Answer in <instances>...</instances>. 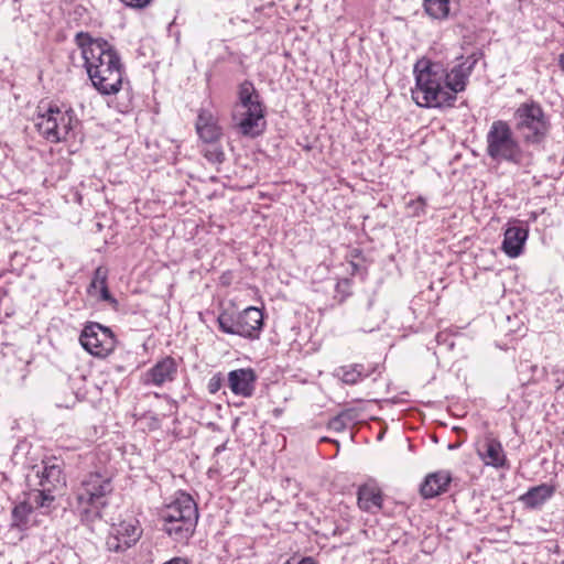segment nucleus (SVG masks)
I'll use <instances>...</instances> for the list:
<instances>
[{"instance_id":"f257e3e1","label":"nucleus","mask_w":564,"mask_h":564,"mask_svg":"<svg viewBox=\"0 0 564 564\" xmlns=\"http://www.w3.org/2000/svg\"><path fill=\"white\" fill-rule=\"evenodd\" d=\"M75 43L97 91L106 96L117 94L122 86L124 67L115 46L102 37H93L83 31L76 33Z\"/></svg>"},{"instance_id":"f03ea898","label":"nucleus","mask_w":564,"mask_h":564,"mask_svg":"<svg viewBox=\"0 0 564 564\" xmlns=\"http://www.w3.org/2000/svg\"><path fill=\"white\" fill-rule=\"evenodd\" d=\"M415 88L412 98L422 108H452L457 97L453 96L446 84L447 69L440 62L429 58L419 59L413 69Z\"/></svg>"},{"instance_id":"7ed1b4c3","label":"nucleus","mask_w":564,"mask_h":564,"mask_svg":"<svg viewBox=\"0 0 564 564\" xmlns=\"http://www.w3.org/2000/svg\"><path fill=\"white\" fill-rule=\"evenodd\" d=\"M112 491V478L107 473L90 471L85 474L73 488L75 508L80 520L91 523L101 519V512L108 507V496Z\"/></svg>"},{"instance_id":"20e7f679","label":"nucleus","mask_w":564,"mask_h":564,"mask_svg":"<svg viewBox=\"0 0 564 564\" xmlns=\"http://www.w3.org/2000/svg\"><path fill=\"white\" fill-rule=\"evenodd\" d=\"M198 519L197 503L189 494L181 490L159 512L163 532L177 543L189 541L195 534Z\"/></svg>"},{"instance_id":"39448f33","label":"nucleus","mask_w":564,"mask_h":564,"mask_svg":"<svg viewBox=\"0 0 564 564\" xmlns=\"http://www.w3.org/2000/svg\"><path fill=\"white\" fill-rule=\"evenodd\" d=\"M509 121L491 122L486 134V154L497 163L522 166L528 156L523 143Z\"/></svg>"},{"instance_id":"423d86ee","label":"nucleus","mask_w":564,"mask_h":564,"mask_svg":"<svg viewBox=\"0 0 564 564\" xmlns=\"http://www.w3.org/2000/svg\"><path fill=\"white\" fill-rule=\"evenodd\" d=\"M512 128L524 145H540L551 131V119L540 102L528 99L512 113Z\"/></svg>"},{"instance_id":"0eeeda50","label":"nucleus","mask_w":564,"mask_h":564,"mask_svg":"<svg viewBox=\"0 0 564 564\" xmlns=\"http://www.w3.org/2000/svg\"><path fill=\"white\" fill-rule=\"evenodd\" d=\"M39 109L36 127L46 140L56 143L75 137L80 121L72 107L48 104L46 109L43 106H39Z\"/></svg>"},{"instance_id":"6e6552de","label":"nucleus","mask_w":564,"mask_h":564,"mask_svg":"<svg viewBox=\"0 0 564 564\" xmlns=\"http://www.w3.org/2000/svg\"><path fill=\"white\" fill-rule=\"evenodd\" d=\"M217 323L223 333L250 340L260 337L264 325L263 313L256 306H249L239 313L223 311L217 317Z\"/></svg>"},{"instance_id":"1a4fd4ad","label":"nucleus","mask_w":564,"mask_h":564,"mask_svg":"<svg viewBox=\"0 0 564 564\" xmlns=\"http://www.w3.org/2000/svg\"><path fill=\"white\" fill-rule=\"evenodd\" d=\"M82 347L90 355L105 358L110 355L117 344L112 330L97 322H88L79 337Z\"/></svg>"},{"instance_id":"9d476101","label":"nucleus","mask_w":564,"mask_h":564,"mask_svg":"<svg viewBox=\"0 0 564 564\" xmlns=\"http://www.w3.org/2000/svg\"><path fill=\"white\" fill-rule=\"evenodd\" d=\"M29 487L45 488L46 491H55L66 485V478L62 465L56 458L42 460V466H33L26 475Z\"/></svg>"},{"instance_id":"9b49d317","label":"nucleus","mask_w":564,"mask_h":564,"mask_svg":"<svg viewBox=\"0 0 564 564\" xmlns=\"http://www.w3.org/2000/svg\"><path fill=\"white\" fill-rule=\"evenodd\" d=\"M265 108L234 109L232 122L237 131L247 138L260 137L267 128Z\"/></svg>"},{"instance_id":"f8f14e48","label":"nucleus","mask_w":564,"mask_h":564,"mask_svg":"<svg viewBox=\"0 0 564 564\" xmlns=\"http://www.w3.org/2000/svg\"><path fill=\"white\" fill-rule=\"evenodd\" d=\"M141 535L142 529L138 520H123L111 527L106 545L110 552H124L133 546Z\"/></svg>"},{"instance_id":"ddd939ff","label":"nucleus","mask_w":564,"mask_h":564,"mask_svg":"<svg viewBox=\"0 0 564 564\" xmlns=\"http://www.w3.org/2000/svg\"><path fill=\"white\" fill-rule=\"evenodd\" d=\"M481 57L482 53L480 51L474 52L465 58L460 57L462 62L447 70L445 86L453 93L454 97L466 89L468 79Z\"/></svg>"},{"instance_id":"4468645a","label":"nucleus","mask_w":564,"mask_h":564,"mask_svg":"<svg viewBox=\"0 0 564 564\" xmlns=\"http://www.w3.org/2000/svg\"><path fill=\"white\" fill-rule=\"evenodd\" d=\"M177 375V364L171 356L156 361L141 377L144 386L161 388L165 383L173 382Z\"/></svg>"},{"instance_id":"2eb2a0df","label":"nucleus","mask_w":564,"mask_h":564,"mask_svg":"<svg viewBox=\"0 0 564 564\" xmlns=\"http://www.w3.org/2000/svg\"><path fill=\"white\" fill-rule=\"evenodd\" d=\"M257 380L258 376L252 368H239L228 373V387L234 394L242 398L253 395Z\"/></svg>"},{"instance_id":"dca6fc26","label":"nucleus","mask_w":564,"mask_h":564,"mask_svg":"<svg viewBox=\"0 0 564 564\" xmlns=\"http://www.w3.org/2000/svg\"><path fill=\"white\" fill-rule=\"evenodd\" d=\"M529 237V229L520 221L510 225L503 235L501 245L502 251L510 258L519 257L524 248V243Z\"/></svg>"},{"instance_id":"f3484780","label":"nucleus","mask_w":564,"mask_h":564,"mask_svg":"<svg viewBox=\"0 0 564 564\" xmlns=\"http://www.w3.org/2000/svg\"><path fill=\"white\" fill-rule=\"evenodd\" d=\"M452 474L449 470L441 469L427 474L420 486V494L424 499H432L442 494L447 492L452 482Z\"/></svg>"},{"instance_id":"a211bd4d","label":"nucleus","mask_w":564,"mask_h":564,"mask_svg":"<svg viewBox=\"0 0 564 564\" xmlns=\"http://www.w3.org/2000/svg\"><path fill=\"white\" fill-rule=\"evenodd\" d=\"M196 132L205 142L218 141L221 137V128L217 124V119L206 109L198 112L195 123Z\"/></svg>"},{"instance_id":"6ab92c4d","label":"nucleus","mask_w":564,"mask_h":564,"mask_svg":"<svg viewBox=\"0 0 564 564\" xmlns=\"http://www.w3.org/2000/svg\"><path fill=\"white\" fill-rule=\"evenodd\" d=\"M238 100L234 106V109H249V108H265L263 100L256 89L252 82L246 79L239 86L237 90Z\"/></svg>"},{"instance_id":"aec40b11","label":"nucleus","mask_w":564,"mask_h":564,"mask_svg":"<svg viewBox=\"0 0 564 564\" xmlns=\"http://www.w3.org/2000/svg\"><path fill=\"white\" fill-rule=\"evenodd\" d=\"M484 463L495 468L509 467L501 443L496 438L486 440L482 451L479 452Z\"/></svg>"},{"instance_id":"412c9836","label":"nucleus","mask_w":564,"mask_h":564,"mask_svg":"<svg viewBox=\"0 0 564 564\" xmlns=\"http://www.w3.org/2000/svg\"><path fill=\"white\" fill-rule=\"evenodd\" d=\"M378 369V365L351 364L337 369V376L346 384H356L360 380L370 377Z\"/></svg>"},{"instance_id":"4be33fe9","label":"nucleus","mask_w":564,"mask_h":564,"mask_svg":"<svg viewBox=\"0 0 564 564\" xmlns=\"http://www.w3.org/2000/svg\"><path fill=\"white\" fill-rule=\"evenodd\" d=\"M555 488L547 484L530 488L525 494L520 497V500L527 508L538 509L545 503L554 495Z\"/></svg>"},{"instance_id":"5701e85b","label":"nucleus","mask_w":564,"mask_h":564,"mask_svg":"<svg viewBox=\"0 0 564 564\" xmlns=\"http://www.w3.org/2000/svg\"><path fill=\"white\" fill-rule=\"evenodd\" d=\"M382 495L379 490L362 486L358 489V506L367 512H375L382 507Z\"/></svg>"},{"instance_id":"b1692460","label":"nucleus","mask_w":564,"mask_h":564,"mask_svg":"<svg viewBox=\"0 0 564 564\" xmlns=\"http://www.w3.org/2000/svg\"><path fill=\"white\" fill-rule=\"evenodd\" d=\"M426 14L435 20H446L452 14V0H423Z\"/></svg>"},{"instance_id":"393cba45","label":"nucleus","mask_w":564,"mask_h":564,"mask_svg":"<svg viewBox=\"0 0 564 564\" xmlns=\"http://www.w3.org/2000/svg\"><path fill=\"white\" fill-rule=\"evenodd\" d=\"M54 491H46L45 488L30 487L28 502L34 508H50L55 500Z\"/></svg>"},{"instance_id":"a878e982","label":"nucleus","mask_w":564,"mask_h":564,"mask_svg":"<svg viewBox=\"0 0 564 564\" xmlns=\"http://www.w3.org/2000/svg\"><path fill=\"white\" fill-rule=\"evenodd\" d=\"M204 158L212 164H221L225 159V152L217 141L205 142L202 150Z\"/></svg>"},{"instance_id":"bb28decb","label":"nucleus","mask_w":564,"mask_h":564,"mask_svg":"<svg viewBox=\"0 0 564 564\" xmlns=\"http://www.w3.org/2000/svg\"><path fill=\"white\" fill-rule=\"evenodd\" d=\"M108 280V269L106 267L99 265L94 271L91 281L89 285L87 286V293L90 296L97 295V289H99L101 285H106Z\"/></svg>"},{"instance_id":"cd10ccee","label":"nucleus","mask_w":564,"mask_h":564,"mask_svg":"<svg viewBox=\"0 0 564 564\" xmlns=\"http://www.w3.org/2000/svg\"><path fill=\"white\" fill-rule=\"evenodd\" d=\"M33 507L30 502L23 501L12 509V521L14 525H24L28 522L29 516L32 513Z\"/></svg>"},{"instance_id":"c85d7f7f","label":"nucleus","mask_w":564,"mask_h":564,"mask_svg":"<svg viewBox=\"0 0 564 564\" xmlns=\"http://www.w3.org/2000/svg\"><path fill=\"white\" fill-rule=\"evenodd\" d=\"M95 297H97L98 301L107 302L113 308H117L119 304L117 299H115L110 293L108 284L101 285L99 289H97V295Z\"/></svg>"},{"instance_id":"c756f323","label":"nucleus","mask_w":564,"mask_h":564,"mask_svg":"<svg viewBox=\"0 0 564 564\" xmlns=\"http://www.w3.org/2000/svg\"><path fill=\"white\" fill-rule=\"evenodd\" d=\"M224 384V377L220 372L215 373L207 383L208 392L212 394L217 393Z\"/></svg>"},{"instance_id":"7c9ffc66","label":"nucleus","mask_w":564,"mask_h":564,"mask_svg":"<svg viewBox=\"0 0 564 564\" xmlns=\"http://www.w3.org/2000/svg\"><path fill=\"white\" fill-rule=\"evenodd\" d=\"M338 415L347 425L354 424L358 420V411L352 408L340 411Z\"/></svg>"},{"instance_id":"2f4dec72","label":"nucleus","mask_w":564,"mask_h":564,"mask_svg":"<svg viewBox=\"0 0 564 564\" xmlns=\"http://www.w3.org/2000/svg\"><path fill=\"white\" fill-rule=\"evenodd\" d=\"M347 426L348 425L339 417L338 414L336 416L332 417L327 424L328 430L336 432V433H340V432L345 431L347 429Z\"/></svg>"},{"instance_id":"473e14b6","label":"nucleus","mask_w":564,"mask_h":564,"mask_svg":"<svg viewBox=\"0 0 564 564\" xmlns=\"http://www.w3.org/2000/svg\"><path fill=\"white\" fill-rule=\"evenodd\" d=\"M122 4L131 9H144L147 8L152 0H119Z\"/></svg>"},{"instance_id":"72a5a7b5","label":"nucleus","mask_w":564,"mask_h":564,"mask_svg":"<svg viewBox=\"0 0 564 564\" xmlns=\"http://www.w3.org/2000/svg\"><path fill=\"white\" fill-rule=\"evenodd\" d=\"M414 208V215H420V213H423L425 200L422 197H419L415 200H412L410 204Z\"/></svg>"},{"instance_id":"f704fd0d","label":"nucleus","mask_w":564,"mask_h":564,"mask_svg":"<svg viewBox=\"0 0 564 564\" xmlns=\"http://www.w3.org/2000/svg\"><path fill=\"white\" fill-rule=\"evenodd\" d=\"M449 335L446 332H440L436 335V341L441 344H446L449 348L454 347V341H448Z\"/></svg>"},{"instance_id":"c9c22d12","label":"nucleus","mask_w":564,"mask_h":564,"mask_svg":"<svg viewBox=\"0 0 564 564\" xmlns=\"http://www.w3.org/2000/svg\"><path fill=\"white\" fill-rule=\"evenodd\" d=\"M163 564H188V562L183 557H173Z\"/></svg>"},{"instance_id":"e433bc0d","label":"nucleus","mask_w":564,"mask_h":564,"mask_svg":"<svg viewBox=\"0 0 564 564\" xmlns=\"http://www.w3.org/2000/svg\"><path fill=\"white\" fill-rule=\"evenodd\" d=\"M297 564H316L315 560L311 556L303 557Z\"/></svg>"},{"instance_id":"4c0bfd02","label":"nucleus","mask_w":564,"mask_h":564,"mask_svg":"<svg viewBox=\"0 0 564 564\" xmlns=\"http://www.w3.org/2000/svg\"><path fill=\"white\" fill-rule=\"evenodd\" d=\"M558 66L564 70V52L558 57Z\"/></svg>"},{"instance_id":"58836bf2","label":"nucleus","mask_w":564,"mask_h":564,"mask_svg":"<svg viewBox=\"0 0 564 564\" xmlns=\"http://www.w3.org/2000/svg\"><path fill=\"white\" fill-rule=\"evenodd\" d=\"M6 272V270H0V278L4 276Z\"/></svg>"},{"instance_id":"ea45409f","label":"nucleus","mask_w":564,"mask_h":564,"mask_svg":"<svg viewBox=\"0 0 564 564\" xmlns=\"http://www.w3.org/2000/svg\"><path fill=\"white\" fill-rule=\"evenodd\" d=\"M321 441H322V442H324V441H328V438H327V437H322V438H321Z\"/></svg>"},{"instance_id":"a19ab883","label":"nucleus","mask_w":564,"mask_h":564,"mask_svg":"<svg viewBox=\"0 0 564 564\" xmlns=\"http://www.w3.org/2000/svg\"><path fill=\"white\" fill-rule=\"evenodd\" d=\"M286 564H291L290 561H288Z\"/></svg>"},{"instance_id":"79ce46f5","label":"nucleus","mask_w":564,"mask_h":564,"mask_svg":"<svg viewBox=\"0 0 564 564\" xmlns=\"http://www.w3.org/2000/svg\"><path fill=\"white\" fill-rule=\"evenodd\" d=\"M561 564H564V560L561 562Z\"/></svg>"}]
</instances>
